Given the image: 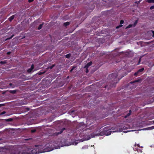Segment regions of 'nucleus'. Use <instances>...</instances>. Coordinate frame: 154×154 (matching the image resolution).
<instances>
[{"label":"nucleus","mask_w":154,"mask_h":154,"mask_svg":"<svg viewBox=\"0 0 154 154\" xmlns=\"http://www.w3.org/2000/svg\"><path fill=\"white\" fill-rule=\"evenodd\" d=\"M124 23V21L123 20H121L120 22V24H122Z\"/></svg>","instance_id":"7c9ffc66"},{"label":"nucleus","mask_w":154,"mask_h":154,"mask_svg":"<svg viewBox=\"0 0 154 154\" xmlns=\"http://www.w3.org/2000/svg\"><path fill=\"white\" fill-rule=\"evenodd\" d=\"M92 62L90 61L88 63L84 66V68H88L90 66L92 65Z\"/></svg>","instance_id":"6e6552de"},{"label":"nucleus","mask_w":154,"mask_h":154,"mask_svg":"<svg viewBox=\"0 0 154 154\" xmlns=\"http://www.w3.org/2000/svg\"><path fill=\"white\" fill-rule=\"evenodd\" d=\"M40 148H42L43 149L42 152H48L51 151L53 149L50 146V144L49 143L46 144L45 146H40Z\"/></svg>","instance_id":"7ed1b4c3"},{"label":"nucleus","mask_w":154,"mask_h":154,"mask_svg":"<svg viewBox=\"0 0 154 154\" xmlns=\"http://www.w3.org/2000/svg\"><path fill=\"white\" fill-rule=\"evenodd\" d=\"M65 130V128H63L60 130V131L59 132H56L54 133V135L55 136H57L59 134H61Z\"/></svg>","instance_id":"423d86ee"},{"label":"nucleus","mask_w":154,"mask_h":154,"mask_svg":"<svg viewBox=\"0 0 154 154\" xmlns=\"http://www.w3.org/2000/svg\"><path fill=\"white\" fill-rule=\"evenodd\" d=\"M136 146L138 147V145L137 144V145H136V144H135V147Z\"/></svg>","instance_id":"a18cd8bd"},{"label":"nucleus","mask_w":154,"mask_h":154,"mask_svg":"<svg viewBox=\"0 0 154 154\" xmlns=\"http://www.w3.org/2000/svg\"><path fill=\"white\" fill-rule=\"evenodd\" d=\"M137 23V22H136L135 21V24Z\"/></svg>","instance_id":"09e8293b"},{"label":"nucleus","mask_w":154,"mask_h":154,"mask_svg":"<svg viewBox=\"0 0 154 154\" xmlns=\"http://www.w3.org/2000/svg\"><path fill=\"white\" fill-rule=\"evenodd\" d=\"M134 130H132V131H134Z\"/></svg>","instance_id":"8fccbe9b"},{"label":"nucleus","mask_w":154,"mask_h":154,"mask_svg":"<svg viewBox=\"0 0 154 154\" xmlns=\"http://www.w3.org/2000/svg\"><path fill=\"white\" fill-rule=\"evenodd\" d=\"M34 68V65L33 64H32L31 65L30 68L28 70H27L28 72H31L32 71V70Z\"/></svg>","instance_id":"1a4fd4ad"},{"label":"nucleus","mask_w":154,"mask_h":154,"mask_svg":"<svg viewBox=\"0 0 154 154\" xmlns=\"http://www.w3.org/2000/svg\"><path fill=\"white\" fill-rule=\"evenodd\" d=\"M36 130L35 129H32L31 130V132L32 133H34L35 132Z\"/></svg>","instance_id":"5701e85b"},{"label":"nucleus","mask_w":154,"mask_h":154,"mask_svg":"<svg viewBox=\"0 0 154 154\" xmlns=\"http://www.w3.org/2000/svg\"><path fill=\"white\" fill-rule=\"evenodd\" d=\"M12 85V83H10L9 85L10 86H11Z\"/></svg>","instance_id":"a19ab883"},{"label":"nucleus","mask_w":154,"mask_h":154,"mask_svg":"<svg viewBox=\"0 0 154 154\" xmlns=\"http://www.w3.org/2000/svg\"><path fill=\"white\" fill-rule=\"evenodd\" d=\"M121 59L119 58V59H120L121 63L122 64H123L124 65V66L122 65V66H123L122 68L123 69V70L126 71V72H130L131 71V69H132L134 68V67H131V64H133L131 63L132 62H131L130 63H128L125 62L126 61H127L126 59L127 58H122V60H121Z\"/></svg>","instance_id":"f03ea898"},{"label":"nucleus","mask_w":154,"mask_h":154,"mask_svg":"<svg viewBox=\"0 0 154 154\" xmlns=\"http://www.w3.org/2000/svg\"><path fill=\"white\" fill-rule=\"evenodd\" d=\"M45 72H39L38 73V74L39 75H40L43 74L45 73Z\"/></svg>","instance_id":"cd10ccee"},{"label":"nucleus","mask_w":154,"mask_h":154,"mask_svg":"<svg viewBox=\"0 0 154 154\" xmlns=\"http://www.w3.org/2000/svg\"><path fill=\"white\" fill-rule=\"evenodd\" d=\"M122 26V25H121V26H117V27H116V28H119V27H120V26L121 27Z\"/></svg>","instance_id":"ea45409f"},{"label":"nucleus","mask_w":154,"mask_h":154,"mask_svg":"<svg viewBox=\"0 0 154 154\" xmlns=\"http://www.w3.org/2000/svg\"><path fill=\"white\" fill-rule=\"evenodd\" d=\"M72 57L71 54H68L66 55V58H69L70 57Z\"/></svg>","instance_id":"6ab92c4d"},{"label":"nucleus","mask_w":154,"mask_h":154,"mask_svg":"<svg viewBox=\"0 0 154 154\" xmlns=\"http://www.w3.org/2000/svg\"><path fill=\"white\" fill-rule=\"evenodd\" d=\"M99 67H98L96 69H97L98 68H99Z\"/></svg>","instance_id":"49530a36"},{"label":"nucleus","mask_w":154,"mask_h":154,"mask_svg":"<svg viewBox=\"0 0 154 154\" xmlns=\"http://www.w3.org/2000/svg\"><path fill=\"white\" fill-rule=\"evenodd\" d=\"M126 55L127 56H131V51H130L129 53L128 52H127L125 53Z\"/></svg>","instance_id":"4468645a"},{"label":"nucleus","mask_w":154,"mask_h":154,"mask_svg":"<svg viewBox=\"0 0 154 154\" xmlns=\"http://www.w3.org/2000/svg\"><path fill=\"white\" fill-rule=\"evenodd\" d=\"M14 16L13 15L11 16L9 18V20L10 21H11L14 18Z\"/></svg>","instance_id":"2eb2a0df"},{"label":"nucleus","mask_w":154,"mask_h":154,"mask_svg":"<svg viewBox=\"0 0 154 154\" xmlns=\"http://www.w3.org/2000/svg\"><path fill=\"white\" fill-rule=\"evenodd\" d=\"M116 58H111V59L112 60V59H115V60H114L115 61V62H116V63H118L119 62V61H117V60H116Z\"/></svg>","instance_id":"bb28decb"},{"label":"nucleus","mask_w":154,"mask_h":154,"mask_svg":"<svg viewBox=\"0 0 154 154\" xmlns=\"http://www.w3.org/2000/svg\"><path fill=\"white\" fill-rule=\"evenodd\" d=\"M148 2L149 3H154V0H148Z\"/></svg>","instance_id":"412c9836"},{"label":"nucleus","mask_w":154,"mask_h":154,"mask_svg":"<svg viewBox=\"0 0 154 154\" xmlns=\"http://www.w3.org/2000/svg\"><path fill=\"white\" fill-rule=\"evenodd\" d=\"M4 106V105L2 104H0V107Z\"/></svg>","instance_id":"f704fd0d"},{"label":"nucleus","mask_w":154,"mask_h":154,"mask_svg":"<svg viewBox=\"0 0 154 154\" xmlns=\"http://www.w3.org/2000/svg\"><path fill=\"white\" fill-rule=\"evenodd\" d=\"M126 127H125V126H124L123 127V129H122V128H120L119 129V132H122L123 130L124 129H125L126 128Z\"/></svg>","instance_id":"f3484780"},{"label":"nucleus","mask_w":154,"mask_h":154,"mask_svg":"<svg viewBox=\"0 0 154 154\" xmlns=\"http://www.w3.org/2000/svg\"><path fill=\"white\" fill-rule=\"evenodd\" d=\"M134 75H135V73H134Z\"/></svg>","instance_id":"de8ad7c7"},{"label":"nucleus","mask_w":154,"mask_h":154,"mask_svg":"<svg viewBox=\"0 0 154 154\" xmlns=\"http://www.w3.org/2000/svg\"><path fill=\"white\" fill-rule=\"evenodd\" d=\"M135 83V81L131 82L129 83V85H130V84H134Z\"/></svg>","instance_id":"a878e982"},{"label":"nucleus","mask_w":154,"mask_h":154,"mask_svg":"<svg viewBox=\"0 0 154 154\" xmlns=\"http://www.w3.org/2000/svg\"><path fill=\"white\" fill-rule=\"evenodd\" d=\"M25 109H26V111H28L29 110V108H27V107Z\"/></svg>","instance_id":"72a5a7b5"},{"label":"nucleus","mask_w":154,"mask_h":154,"mask_svg":"<svg viewBox=\"0 0 154 154\" xmlns=\"http://www.w3.org/2000/svg\"><path fill=\"white\" fill-rule=\"evenodd\" d=\"M16 90H10L9 91V92L13 94H15L17 92Z\"/></svg>","instance_id":"ddd939ff"},{"label":"nucleus","mask_w":154,"mask_h":154,"mask_svg":"<svg viewBox=\"0 0 154 154\" xmlns=\"http://www.w3.org/2000/svg\"><path fill=\"white\" fill-rule=\"evenodd\" d=\"M2 140V139H0V140Z\"/></svg>","instance_id":"603ef678"},{"label":"nucleus","mask_w":154,"mask_h":154,"mask_svg":"<svg viewBox=\"0 0 154 154\" xmlns=\"http://www.w3.org/2000/svg\"><path fill=\"white\" fill-rule=\"evenodd\" d=\"M76 67L75 66H73L72 68V69H74Z\"/></svg>","instance_id":"e433bc0d"},{"label":"nucleus","mask_w":154,"mask_h":154,"mask_svg":"<svg viewBox=\"0 0 154 154\" xmlns=\"http://www.w3.org/2000/svg\"><path fill=\"white\" fill-rule=\"evenodd\" d=\"M144 69V68H142V69H140L138 70L137 72L136 73H135V75L138 74L139 73L142 72Z\"/></svg>","instance_id":"f8f14e48"},{"label":"nucleus","mask_w":154,"mask_h":154,"mask_svg":"<svg viewBox=\"0 0 154 154\" xmlns=\"http://www.w3.org/2000/svg\"><path fill=\"white\" fill-rule=\"evenodd\" d=\"M73 70H74L73 69H72H72H71L70 71V72H72V71Z\"/></svg>","instance_id":"79ce46f5"},{"label":"nucleus","mask_w":154,"mask_h":154,"mask_svg":"<svg viewBox=\"0 0 154 154\" xmlns=\"http://www.w3.org/2000/svg\"><path fill=\"white\" fill-rule=\"evenodd\" d=\"M8 150L6 149L5 147H0V154H7Z\"/></svg>","instance_id":"39448f33"},{"label":"nucleus","mask_w":154,"mask_h":154,"mask_svg":"<svg viewBox=\"0 0 154 154\" xmlns=\"http://www.w3.org/2000/svg\"><path fill=\"white\" fill-rule=\"evenodd\" d=\"M154 129V126H152V127H149L147 128H144L142 130H151Z\"/></svg>","instance_id":"0eeeda50"},{"label":"nucleus","mask_w":154,"mask_h":154,"mask_svg":"<svg viewBox=\"0 0 154 154\" xmlns=\"http://www.w3.org/2000/svg\"><path fill=\"white\" fill-rule=\"evenodd\" d=\"M6 63V61H0V64H5Z\"/></svg>","instance_id":"a211bd4d"},{"label":"nucleus","mask_w":154,"mask_h":154,"mask_svg":"<svg viewBox=\"0 0 154 154\" xmlns=\"http://www.w3.org/2000/svg\"><path fill=\"white\" fill-rule=\"evenodd\" d=\"M33 0H29V2H31L33 1Z\"/></svg>","instance_id":"c9c22d12"},{"label":"nucleus","mask_w":154,"mask_h":154,"mask_svg":"<svg viewBox=\"0 0 154 154\" xmlns=\"http://www.w3.org/2000/svg\"><path fill=\"white\" fill-rule=\"evenodd\" d=\"M55 66V64H52L51 66H48L47 67L48 69H52Z\"/></svg>","instance_id":"9b49d317"},{"label":"nucleus","mask_w":154,"mask_h":154,"mask_svg":"<svg viewBox=\"0 0 154 154\" xmlns=\"http://www.w3.org/2000/svg\"><path fill=\"white\" fill-rule=\"evenodd\" d=\"M11 53L10 52H8L7 53V54H9Z\"/></svg>","instance_id":"58836bf2"},{"label":"nucleus","mask_w":154,"mask_h":154,"mask_svg":"<svg viewBox=\"0 0 154 154\" xmlns=\"http://www.w3.org/2000/svg\"><path fill=\"white\" fill-rule=\"evenodd\" d=\"M130 131H124V133H126V132H129Z\"/></svg>","instance_id":"4c0bfd02"},{"label":"nucleus","mask_w":154,"mask_h":154,"mask_svg":"<svg viewBox=\"0 0 154 154\" xmlns=\"http://www.w3.org/2000/svg\"><path fill=\"white\" fill-rule=\"evenodd\" d=\"M154 8V6H152L150 7V9H152Z\"/></svg>","instance_id":"c756f323"},{"label":"nucleus","mask_w":154,"mask_h":154,"mask_svg":"<svg viewBox=\"0 0 154 154\" xmlns=\"http://www.w3.org/2000/svg\"><path fill=\"white\" fill-rule=\"evenodd\" d=\"M73 70H74L73 69H72H72H71L70 71V72H72V71Z\"/></svg>","instance_id":"37998d69"},{"label":"nucleus","mask_w":154,"mask_h":154,"mask_svg":"<svg viewBox=\"0 0 154 154\" xmlns=\"http://www.w3.org/2000/svg\"><path fill=\"white\" fill-rule=\"evenodd\" d=\"M5 113L6 112L5 111H3L1 113V114L3 115L5 114Z\"/></svg>","instance_id":"2f4dec72"},{"label":"nucleus","mask_w":154,"mask_h":154,"mask_svg":"<svg viewBox=\"0 0 154 154\" xmlns=\"http://www.w3.org/2000/svg\"><path fill=\"white\" fill-rule=\"evenodd\" d=\"M128 72L126 71L123 70V68H122L119 70L117 73H114L110 74L109 75V77L112 81V85L110 86L112 87H115L116 85L118 82L119 80L126 75Z\"/></svg>","instance_id":"f257e3e1"},{"label":"nucleus","mask_w":154,"mask_h":154,"mask_svg":"<svg viewBox=\"0 0 154 154\" xmlns=\"http://www.w3.org/2000/svg\"><path fill=\"white\" fill-rule=\"evenodd\" d=\"M85 72L86 73H87L89 72L88 68H85Z\"/></svg>","instance_id":"4be33fe9"},{"label":"nucleus","mask_w":154,"mask_h":154,"mask_svg":"<svg viewBox=\"0 0 154 154\" xmlns=\"http://www.w3.org/2000/svg\"><path fill=\"white\" fill-rule=\"evenodd\" d=\"M13 119L12 118H9L5 119V121L6 122H11L13 121Z\"/></svg>","instance_id":"dca6fc26"},{"label":"nucleus","mask_w":154,"mask_h":154,"mask_svg":"<svg viewBox=\"0 0 154 154\" xmlns=\"http://www.w3.org/2000/svg\"><path fill=\"white\" fill-rule=\"evenodd\" d=\"M42 25H43V24H40L39 26V27H38V30L41 29L42 28Z\"/></svg>","instance_id":"aec40b11"},{"label":"nucleus","mask_w":154,"mask_h":154,"mask_svg":"<svg viewBox=\"0 0 154 154\" xmlns=\"http://www.w3.org/2000/svg\"><path fill=\"white\" fill-rule=\"evenodd\" d=\"M139 81L138 80H135V83L136 82H138Z\"/></svg>","instance_id":"c03bdc74"},{"label":"nucleus","mask_w":154,"mask_h":154,"mask_svg":"<svg viewBox=\"0 0 154 154\" xmlns=\"http://www.w3.org/2000/svg\"><path fill=\"white\" fill-rule=\"evenodd\" d=\"M153 122H154V121H153Z\"/></svg>","instance_id":"3c124183"},{"label":"nucleus","mask_w":154,"mask_h":154,"mask_svg":"<svg viewBox=\"0 0 154 154\" xmlns=\"http://www.w3.org/2000/svg\"><path fill=\"white\" fill-rule=\"evenodd\" d=\"M69 23L68 22H66L65 23H64V25H65V26H66L67 25H68L69 24Z\"/></svg>","instance_id":"393cba45"},{"label":"nucleus","mask_w":154,"mask_h":154,"mask_svg":"<svg viewBox=\"0 0 154 154\" xmlns=\"http://www.w3.org/2000/svg\"><path fill=\"white\" fill-rule=\"evenodd\" d=\"M110 128L109 127L107 126L104 128H103V131L104 132L105 134L107 136L111 134L112 131H110Z\"/></svg>","instance_id":"20e7f679"},{"label":"nucleus","mask_w":154,"mask_h":154,"mask_svg":"<svg viewBox=\"0 0 154 154\" xmlns=\"http://www.w3.org/2000/svg\"><path fill=\"white\" fill-rule=\"evenodd\" d=\"M131 113V110H130L129 111V112L124 116V118H126L128 116H130Z\"/></svg>","instance_id":"9d476101"},{"label":"nucleus","mask_w":154,"mask_h":154,"mask_svg":"<svg viewBox=\"0 0 154 154\" xmlns=\"http://www.w3.org/2000/svg\"><path fill=\"white\" fill-rule=\"evenodd\" d=\"M132 26L131 25H128L127 27L126 28H130L131 27V26Z\"/></svg>","instance_id":"473e14b6"},{"label":"nucleus","mask_w":154,"mask_h":154,"mask_svg":"<svg viewBox=\"0 0 154 154\" xmlns=\"http://www.w3.org/2000/svg\"><path fill=\"white\" fill-rule=\"evenodd\" d=\"M136 149H137V152H141V149H140L137 148V147L136 148Z\"/></svg>","instance_id":"b1692460"},{"label":"nucleus","mask_w":154,"mask_h":154,"mask_svg":"<svg viewBox=\"0 0 154 154\" xmlns=\"http://www.w3.org/2000/svg\"><path fill=\"white\" fill-rule=\"evenodd\" d=\"M151 32L152 33L153 35H152V37H154V31H151L150 32Z\"/></svg>","instance_id":"c85d7f7f"}]
</instances>
